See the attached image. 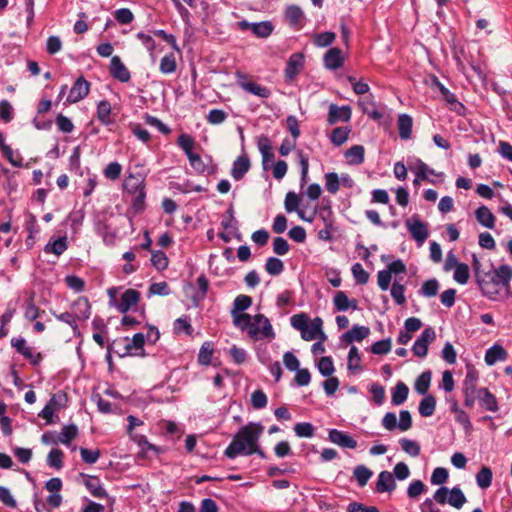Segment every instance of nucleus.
<instances>
[{"label":"nucleus","mask_w":512,"mask_h":512,"mask_svg":"<svg viewBox=\"0 0 512 512\" xmlns=\"http://www.w3.org/2000/svg\"><path fill=\"white\" fill-rule=\"evenodd\" d=\"M511 279L512 267L504 264L497 269L487 271L482 278L478 276L477 285L483 296L492 301H498L511 294Z\"/></svg>","instance_id":"obj_1"},{"label":"nucleus","mask_w":512,"mask_h":512,"mask_svg":"<svg viewBox=\"0 0 512 512\" xmlns=\"http://www.w3.org/2000/svg\"><path fill=\"white\" fill-rule=\"evenodd\" d=\"M399 136L403 140H408L412 135L413 119L408 114H400L397 119Z\"/></svg>","instance_id":"obj_25"},{"label":"nucleus","mask_w":512,"mask_h":512,"mask_svg":"<svg viewBox=\"0 0 512 512\" xmlns=\"http://www.w3.org/2000/svg\"><path fill=\"white\" fill-rule=\"evenodd\" d=\"M252 305V299L247 295H238L233 302V309L231 311L232 317L235 315L245 314L244 311L247 310Z\"/></svg>","instance_id":"obj_34"},{"label":"nucleus","mask_w":512,"mask_h":512,"mask_svg":"<svg viewBox=\"0 0 512 512\" xmlns=\"http://www.w3.org/2000/svg\"><path fill=\"white\" fill-rule=\"evenodd\" d=\"M145 343V336L143 333H136L133 335L132 340L130 342H127L124 347V353L119 354L120 356L125 355H135L136 353L133 352V350L142 349L143 345Z\"/></svg>","instance_id":"obj_35"},{"label":"nucleus","mask_w":512,"mask_h":512,"mask_svg":"<svg viewBox=\"0 0 512 512\" xmlns=\"http://www.w3.org/2000/svg\"><path fill=\"white\" fill-rule=\"evenodd\" d=\"M286 21L295 28L302 27L301 21L304 19V13L298 5H290L285 11Z\"/></svg>","instance_id":"obj_27"},{"label":"nucleus","mask_w":512,"mask_h":512,"mask_svg":"<svg viewBox=\"0 0 512 512\" xmlns=\"http://www.w3.org/2000/svg\"><path fill=\"white\" fill-rule=\"evenodd\" d=\"M507 353L500 345H493L485 353V362L487 365H494L497 361L505 360Z\"/></svg>","instance_id":"obj_29"},{"label":"nucleus","mask_w":512,"mask_h":512,"mask_svg":"<svg viewBox=\"0 0 512 512\" xmlns=\"http://www.w3.org/2000/svg\"><path fill=\"white\" fill-rule=\"evenodd\" d=\"M405 224L413 239H415L418 243L422 244L427 239V225L420 221L417 215H414L410 219L406 220Z\"/></svg>","instance_id":"obj_7"},{"label":"nucleus","mask_w":512,"mask_h":512,"mask_svg":"<svg viewBox=\"0 0 512 512\" xmlns=\"http://www.w3.org/2000/svg\"><path fill=\"white\" fill-rule=\"evenodd\" d=\"M304 67V55L302 53H293L285 67V78L287 81H293Z\"/></svg>","instance_id":"obj_10"},{"label":"nucleus","mask_w":512,"mask_h":512,"mask_svg":"<svg viewBox=\"0 0 512 512\" xmlns=\"http://www.w3.org/2000/svg\"><path fill=\"white\" fill-rule=\"evenodd\" d=\"M396 488L395 479L389 471H381L376 482V491L378 493L392 492Z\"/></svg>","instance_id":"obj_22"},{"label":"nucleus","mask_w":512,"mask_h":512,"mask_svg":"<svg viewBox=\"0 0 512 512\" xmlns=\"http://www.w3.org/2000/svg\"><path fill=\"white\" fill-rule=\"evenodd\" d=\"M391 347H392L391 339L387 338V339H383V340L375 342L372 345L371 351L373 354H376V355H385L391 351Z\"/></svg>","instance_id":"obj_58"},{"label":"nucleus","mask_w":512,"mask_h":512,"mask_svg":"<svg viewBox=\"0 0 512 512\" xmlns=\"http://www.w3.org/2000/svg\"><path fill=\"white\" fill-rule=\"evenodd\" d=\"M325 188L331 194H336L340 189V177L335 172L326 173L324 176Z\"/></svg>","instance_id":"obj_47"},{"label":"nucleus","mask_w":512,"mask_h":512,"mask_svg":"<svg viewBox=\"0 0 512 512\" xmlns=\"http://www.w3.org/2000/svg\"><path fill=\"white\" fill-rule=\"evenodd\" d=\"M178 146L185 152L186 156L193 154V147L195 145L194 139L188 134H181L177 140Z\"/></svg>","instance_id":"obj_52"},{"label":"nucleus","mask_w":512,"mask_h":512,"mask_svg":"<svg viewBox=\"0 0 512 512\" xmlns=\"http://www.w3.org/2000/svg\"><path fill=\"white\" fill-rule=\"evenodd\" d=\"M349 133L348 127H337L331 133V142L336 146H341L347 141Z\"/></svg>","instance_id":"obj_46"},{"label":"nucleus","mask_w":512,"mask_h":512,"mask_svg":"<svg viewBox=\"0 0 512 512\" xmlns=\"http://www.w3.org/2000/svg\"><path fill=\"white\" fill-rule=\"evenodd\" d=\"M370 334L369 327L354 325L349 331L345 332L342 339L345 343L351 344L354 341L360 342Z\"/></svg>","instance_id":"obj_23"},{"label":"nucleus","mask_w":512,"mask_h":512,"mask_svg":"<svg viewBox=\"0 0 512 512\" xmlns=\"http://www.w3.org/2000/svg\"><path fill=\"white\" fill-rule=\"evenodd\" d=\"M448 470L443 467H437L432 472L430 481L433 485H442L444 484L448 479Z\"/></svg>","instance_id":"obj_61"},{"label":"nucleus","mask_w":512,"mask_h":512,"mask_svg":"<svg viewBox=\"0 0 512 512\" xmlns=\"http://www.w3.org/2000/svg\"><path fill=\"white\" fill-rule=\"evenodd\" d=\"M68 248L67 237H59L52 242H48L44 247L45 253H52L56 256L63 254Z\"/></svg>","instance_id":"obj_31"},{"label":"nucleus","mask_w":512,"mask_h":512,"mask_svg":"<svg viewBox=\"0 0 512 512\" xmlns=\"http://www.w3.org/2000/svg\"><path fill=\"white\" fill-rule=\"evenodd\" d=\"M234 325L254 341L272 340L275 338V332L270 320L263 314H256L253 317L250 314L235 315Z\"/></svg>","instance_id":"obj_3"},{"label":"nucleus","mask_w":512,"mask_h":512,"mask_svg":"<svg viewBox=\"0 0 512 512\" xmlns=\"http://www.w3.org/2000/svg\"><path fill=\"white\" fill-rule=\"evenodd\" d=\"M122 171V166L118 162H111L104 170V176L109 180H117Z\"/></svg>","instance_id":"obj_64"},{"label":"nucleus","mask_w":512,"mask_h":512,"mask_svg":"<svg viewBox=\"0 0 512 512\" xmlns=\"http://www.w3.org/2000/svg\"><path fill=\"white\" fill-rule=\"evenodd\" d=\"M390 292H391V296L394 299L396 304H398V305L405 304V302H406L405 287L403 284L400 283V280H398L397 278L393 282Z\"/></svg>","instance_id":"obj_43"},{"label":"nucleus","mask_w":512,"mask_h":512,"mask_svg":"<svg viewBox=\"0 0 512 512\" xmlns=\"http://www.w3.org/2000/svg\"><path fill=\"white\" fill-rule=\"evenodd\" d=\"M476 401H478L479 405L487 411L496 412L499 409L495 395L487 388H483V390L480 391V396Z\"/></svg>","instance_id":"obj_26"},{"label":"nucleus","mask_w":512,"mask_h":512,"mask_svg":"<svg viewBox=\"0 0 512 512\" xmlns=\"http://www.w3.org/2000/svg\"><path fill=\"white\" fill-rule=\"evenodd\" d=\"M72 313L76 320H87L91 315V305L87 298L80 297L72 304Z\"/></svg>","instance_id":"obj_21"},{"label":"nucleus","mask_w":512,"mask_h":512,"mask_svg":"<svg viewBox=\"0 0 512 512\" xmlns=\"http://www.w3.org/2000/svg\"><path fill=\"white\" fill-rule=\"evenodd\" d=\"M354 477L356 478L358 485L363 487L367 484L372 476V471L364 465H358L354 469Z\"/></svg>","instance_id":"obj_48"},{"label":"nucleus","mask_w":512,"mask_h":512,"mask_svg":"<svg viewBox=\"0 0 512 512\" xmlns=\"http://www.w3.org/2000/svg\"><path fill=\"white\" fill-rule=\"evenodd\" d=\"M408 394V386L404 382H398L392 390V404L396 406L403 404L407 400Z\"/></svg>","instance_id":"obj_30"},{"label":"nucleus","mask_w":512,"mask_h":512,"mask_svg":"<svg viewBox=\"0 0 512 512\" xmlns=\"http://www.w3.org/2000/svg\"><path fill=\"white\" fill-rule=\"evenodd\" d=\"M257 147L262 155L263 168H268V163L274 160V153L272 151V145L269 138L266 135H261L257 140Z\"/></svg>","instance_id":"obj_17"},{"label":"nucleus","mask_w":512,"mask_h":512,"mask_svg":"<svg viewBox=\"0 0 512 512\" xmlns=\"http://www.w3.org/2000/svg\"><path fill=\"white\" fill-rule=\"evenodd\" d=\"M214 353L213 344L210 341H206L202 344L198 353V362L201 365L207 366L211 364L212 356Z\"/></svg>","instance_id":"obj_39"},{"label":"nucleus","mask_w":512,"mask_h":512,"mask_svg":"<svg viewBox=\"0 0 512 512\" xmlns=\"http://www.w3.org/2000/svg\"><path fill=\"white\" fill-rule=\"evenodd\" d=\"M493 479L492 470L483 466L476 474V483L481 489H487L491 486Z\"/></svg>","instance_id":"obj_37"},{"label":"nucleus","mask_w":512,"mask_h":512,"mask_svg":"<svg viewBox=\"0 0 512 512\" xmlns=\"http://www.w3.org/2000/svg\"><path fill=\"white\" fill-rule=\"evenodd\" d=\"M439 290V283L436 279H430L423 283L421 288L422 295L426 297H434Z\"/></svg>","instance_id":"obj_59"},{"label":"nucleus","mask_w":512,"mask_h":512,"mask_svg":"<svg viewBox=\"0 0 512 512\" xmlns=\"http://www.w3.org/2000/svg\"><path fill=\"white\" fill-rule=\"evenodd\" d=\"M436 408V399L433 395L428 394L419 403V413L422 417H430L434 414Z\"/></svg>","instance_id":"obj_32"},{"label":"nucleus","mask_w":512,"mask_h":512,"mask_svg":"<svg viewBox=\"0 0 512 512\" xmlns=\"http://www.w3.org/2000/svg\"><path fill=\"white\" fill-rule=\"evenodd\" d=\"M89 91L90 83L83 76H80L79 78H77L74 85L70 89L66 101L69 104L77 103L80 100L84 99L89 94Z\"/></svg>","instance_id":"obj_9"},{"label":"nucleus","mask_w":512,"mask_h":512,"mask_svg":"<svg viewBox=\"0 0 512 512\" xmlns=\"http://www.w3.org/2000/svg\"><path fill=\"white\" fill-rule=\"evenodd\" d=\"M479 374L475 369H469L465 375L463 381V393H464V405L467 408H472L475 405L476 400L480 396V391L484 387L479 388L477 386Z\"/></svg>","instance_id":"obj_4"},{"label":"nucleus","mask_w":512,"mask_h":512,"mask_svg":"<svg viewBox=\"0 0 512 512\" xmlns=\"http://www.w3.org/2000/svg\"><path fill=\"white\" fill-rule=\"evenodd\" d=\"M323 60L327 69L336 70L340 68L344 63L342 50L337 47L330 48L324 55Z\"/></svg>","instance_id":"obj_18"},{"label":"nucleus","mask_w":512,"mask_h":512,"mask_svg":"<svg viewBox=\"0 0 512 512\" xmlns=\"http://www.w3.org/2000/svg\"><path fill=\"white\" fill-rule=\"evenodd\" d=\"M322 319L319 317L314 318L310 324L306 326V328L301 332V337L306 341H311L316 337H319L320 340L325 341L326 335L322 330Z\"/></svg>","instance_id":"obj_15"},{"label":"nucleus","mask_w":512,"mask_h":512,"mask_svg":"<svg viewBox=\"0 0 512 512\" xmlns=\"http://www.w3.org/2000/svg\"><path fill=\"white\" fill-rule=\"evenodd\" d=\"M125 187L129 190H133L136 193L132 206L133 208L139 212L144 208V199H145V191L141 182L136 179L134 176H130L129 179L125 181Z\"/></svg>","instance_id":"obj_8"},{"label":"nucleus","mask_w":512,"mask_h":512,"mask_svg":"<svg viewBox=\"0 0 512 512\" xmlns=\"http://www.w3.org/2000/svg\"><path fill=\"white\" fill-rule=\"evenodd\" d=\"M365 149L362 145H354L345 152L349 164L359 165L364 162Z\"/></svg>","instance_id":"obj_33"},{"label":"nucleus","mask_w":512,"mask_h":512,"mask_svg":"<svg viewBox=\"0 0 512 512\" xmlns=\"http://www.w3.org/2000/svg\"><path fill=\"white\" fill-rule=\"evenodd\" d=\"M351 115L352 111L350 106L344 105L339 107L336 104H331L329 106L327 121L330 125H333L339 121L348 122L351 119Z\"/></svg>","instance_id":"obj_13"},{"label":"nucleus","mask_w":512,"mask_h":512,"mask_svg":"<svg viewBox=\"0 0 512 512\" xmlns=\"http://www.w3.org/2000/svg\"><path fill=\"white\" fill-rule=\"evenodd\" d=\"M241 30H251V32L258 38H267L273 32L274 26L270 21L262 22H248L242 20L238 23Z\"/></svg>","instance_id":"obj_5"},{"label":"nucleus","mask_w":512,"mask_h":512,"mask_svg":"<svg viewBox=\"0 0 512 512\" xmlns=\"http://www.w3.org/2000/svg\"><path fill=\"white\" fill-rule=\"evenodd\" d=\"M227 118V113L221 109H212L209 111L206 119L212 125H219Z\"/></svg>","instance_id":"obj_62"},{"label":"nucleus","mask_w":512,"mask_h":512,"mask_svg":"<svg viewBox=\"0 0 512 512\" xmlns=\"http://www.w3.org/2000/svg\"><path fill=\"white\" fill-rule=\"evenodd\" d=\"M82 476L85 478L84 483H85L86 488L89 490V492L91 493V495L93 497H96V498L107 497V492L103 488L98 477L85 475V474H82Z\"/></svg>","instance_id":"obj_24"},{"label":"nucleus","mask_w":512,"mask_h":512,"mask_svg":"<svg viewBox=\"0 0 512 512\" xmlns=\"http://www.w3.org/2000/svg\"><path fill=\"white\" fill-rule=\"evenodd\" d=\"M352 274L357 284L364 285L369 280V273L362 267L360 263L352 266Z\"/></svg>","instance_id":"obj_56"},{"label":"nucleus","mask_w":512,"mask_h":512,"mask_svg":"<svg viewBox=\"0 0 512 512\" xmlns=\"http://www.w3.org/2000/svg\"><path fill=\"white\" fill-rule=\"evenodd\" d=\"M426 489L425 484L421 480L412 481L407 488V495L411 499L420 496Z\"/></svg>","instance_id":"obj_60"},{"label":"nucleus","mask_w":512,"mask_h":512,"mask_svg":"<svg viewBox=\"0 0 512 512\" xmlns=\"http://www.w3.org/2000/svg\"><path fill=\"white\" fill-rule=\"evenodd\" d=\"M469 267L465 263H456L454 280L459 284H466L469 280Z\"/></svg>","instance_id":"obj_49"},{"label":"nucleus","mask_w":512,"mask_h":512,"mask_svg":"<svg viewBox=\"0 0 512 512\" xmlns=\"http://www.w3.org/2000/svg\"><path fill=\"white\" fill-rule=\"evenodd\" d=\"M238 84L243 90L257 97L268 98L271 95V91L267 87L248 81L243 75L239 76Z\"/></svg>","instance_id":"obj_16"},{"label":"nucleus","mask_w":512,"mask_h":512,"mask_svg":"<svg viewBox=\"0 0 512 512\" xmlns=\"http://www.w3.org/2000/svg\"><path fill=\"white\" fill-rule=\"evenodd\" d=\"M109 72L115 79L122 83H126L131 79L130 71L119 56H113L111 58Z\"/></svg>","instance_id":"obj_12"},{"label":"nucleus","mask_w":512,"mask_h":512,"mask_svg":"<svg viewBox=\"0 0 512 512\" xmlns=\"http://www.w3.org/2000/svg\"><path fill=\"white\" fill-rule=\"evenodd\" d=\"M361 357L359 350L357 347L352 346L350 348L349 354H348V369L350 371H359L361 370L360 366Z\"/></svg>","instance_id":"obj_55"},{"label":"nucleus","mask_w":512,"mask_h":512,"mask_svg":"<svg viewBox=\"0 0 512 512\" xmlns=\"http://www.w3.org/2000/svg\"><path fill=\"white\" fill-rule=\"evenodd\" d=\"M177 69L176 58L173 53L166 54L160 60L159 70L163 74H172Z\"/></svg>","instance_id":"obj_40"},{"label":"nucleus","mask_w":512,"mask_h":512,"mask_svg":"<svg viewBox=\"0 0 512 512\" xmlns=\"http://www.w3.org/2000/svg\"><path fill=\"white\" fill-rule=\"evenodd\" d=\"M63 452L58 449H52L47 456V463L50 467H53L55 469H61L63 466Z\"/></svg>","instance_id":"obj_50"},{"label":"nucleus","mask_w":512,"mask_h":512,"mask_svg":"<svg viewBox=\"0 0 512 512\" xmlns=\"http://www.w3.org/2000/svg\"><path fill=\"white\" fill-rule=\"evenodd\" d=\"M152 265L159 271L168 267V258L163 251H155L151 255Z\"/></svg>","instance_id":"obj_57"},{"label":"nucleus","mask_w":512,"mask_h":512,"mask_svg":"<svg viewBox=\"0 0 512 512\" xmlns=\"http://www.w3.org/2000/svg\"><path fill=\"white\" fill-rule=\"evenodd\" d=\"M114 18L120 24H130L134 20V15L130 9L120 8L114 12Z\"/></svg>","instance_id":"obj_63"},{"label":"nucleus","mask_w":512,"mask_h":512,"mask_svg":"<svg viewBox=\"0 0 512 512\" xmlns=\"http://www.w3.org/2000/svg\"><path fill=\"white\" fill-rule=\"evenodd\" d=\"M402 450L412 457H417L420 454V445L413 440L402 438L399 441Z\"/></svg>","instance_id":"obj_51"},{"label":"nucleus","mask_w":512,"mask_h":512,"mask_svg":"<svg viewBox=\"0 0 512 512\" xmlns=\"http://www.w3.org/2000/svg\"><path fill=\"white\" fill-rule=\"evenodd\" d=\"M140 299V293L134 289H127L121 296L117 310L121 313H126L133 306H135Z\"/></svg>","instance_id":"obj_20"},{"label":"nucleus","mask_w":512,"mask_h":512,"mask_svg":"<svg viewBox=\"0 0 512 512\" xmlns=\"http://www.w3.org/2000/svg\"><path fill=\"white\" fill-rule=\"evenodd\" d=\"M251 167L250 160L247 155L242 154L236 158L232 164L231 176L234 180H241Z\"/></svg>","instance_id":"obj_19"},{"label":"nucleus","mask_w":512,"mask_h":512,"mask_svg":"<svg viewBox=\"0 0 512 512\" xmlns=\"http://www.w3.org/2000/svg\"><path fill=\"white\" fill-rule=\"evenodd\" d=\"M300 197L293 191H290L285 196L284 207L288 213L297 212L300 219L306 222H312L314 220L315 212L307 217L303 209H299Z\"/></svg>","instance_id":"obj_11"},{"label":"nucleus","mask_w":512,"mask_h":512,"mask_svg":"<svg viewBox=\"0 0 512 512\" xmlns=\"http://www.w3.org/2000/svg\"><path fill=\"white\" fill-rule=\"evenodd\" d=\"M78 428L74 424L66 425L62 428L61 433L58 437V441L61 444L69 445L71 441L77 436Z\"/></svg>","instance_id":"obj_42"},{"label":"nucleus","mask_w":512,"mask_h":512,"mask_svg":"<svg viewBox=\"0 0 512 512\" xmlns=\"http://www.w3.org/2000/svg\"><path fill=\"white\" fill-rule=\"evenodd\" d=\"M315 428L309 422H300L294 426V432L298 437L311 438L314 435Z\"/></svg>","instance_id":"obj_53"},{"label":"nucleus","mask_w":512,"mask_h":512,"mask_svg":"<svg viewBox=\"0 0 512 512\" xmlns=\"http://www.w3.org/2000/svg\"><path fill=\"white\" fill-rule=\"evenodd\" d=\"M431 377L432 373L429 370L424 371L418 376L414 386L417 393L420 395H427L431 383Z\"/></svg>","instance_id":"obj_36"},{"label":"nucleus","mask_w":512,"mask_h":512,"mask_svg":"<svg viewBox=\"0 0 512 512\" xmlns=\"http://www.w3.org/2000/svg\"><path fill=\"white\" fill-rule=\"evenodd\" d=\"M317 367L319 372L325 377L331 376L335 370L332 358L328 356L320 358Z\"/></svg>","instance_id":"obj_54"},{"label":"nucleus","mask_w":512,"mask_h":512,"mask_svg":"<svg viewBox=\"0 0 512 512\" xmlns=\"http://www.w3.org/2000/svg\"><path fill=\"white\" fill-rule=\"evenodd\" d=\"M174 332L176 334H180L184 332L187 335H192L193 333V327L190 322L189 316H183L174 321Z\"/></svg>","instance_id":"obj_44"},{"label":"nucleus","mask_w":512,"mask_h":512,"mask_svg":"<svg viewBox=\"0 0 512 512\" xmlns=\"http://www.w3.org/2000/svg\"><path fill=\"white\" fill-rule=\"evenodd\" d=\"M477 221L484 227L493 229L495 226V216L490 209L484 205L475 211Z\"/></svg>","instance_id":"obj_28"},{"label":"nucleus","mask_w":512,"mask_h":512,"mask_svg":"<svg viewBox=\"0 0 512 512\" xmlns=\"http://www.w3.org/2000/svg\"><path fill=\"white\" fill-rule=\"evenodd\" d=\"M110 114H111L110 103L106 100L100 101L97 105L98 120L104 125H109L111 123Z\"/></svg>","instance_id":"obj_41"},{"label":"nucleus","mask_w":512,"mask_h":512,"mask_svg":"<svg viewBox=\"0 0 512 512\" xmlns=\"http://www.w3.org/2000/svg\"><path fill=\"white\" fill-rule=\"evenodd\" d=\"M11 345L19 354L29 360L32 365H38L40 363L42 359L41 354L35 353L33 348L27 345V341L24 338H13Z\"/></svg>","instance_id":"obj_6"},{"label":"nucleus","mask_w":512,"mask_h":512,"mask_svg":"<svg viewBox=\"0 0 512 512\" xmlns=\"http://www.w3.org/2000/svg\"><path fill=\"white\" fill-rule=\"evenodd\" d=\"M328 439L342 448L355 449L357 447V441L353 437L337 429L329 430Z\"/></svg>","instance_id":"obj_14"},{"label":"nucleus","mask_w":512,"mask_h":512,"mask_svg":"<svg viewBox=\"0 0 512 512\" xmlns=\"http://www.w3.org/2000/svg\"><path fill=\"white\" fill-rule=\"evenodd\" d=\"M265 270L272 276L280 275L284 270L282 260L276 257H269L265 263Z\"/></svg>","instance_id":"obj_45"},{"label":"nucleus","mask_w":512,"mask_h":512,"mask_svg":"<svg viewBox=\"0 0 512 512\" xmlns=\"http://www.w3.org/2000/svg\"><path fill=\"white\" fill-rule=\"evenodd\" d=\"M448 503L456 509H460L467 502V499L459 487L449 490Z\"/></svg>","instance_id":"obj_38"},{"label":"nucleus","mask_w":512,"mask_h":512,"mask_svg":"<svg viewBox=\"0 0 512 512\" xmlns=\"http://www.w3.org/2000/svg\"><path fill=\"white\" fill-rule=\"evenodd\" d=\"M263 431L264 427L260 423L250 422L243 426L225 449V456L234 459L239 455H246L259 442Z\"/></svg>","instance_id":"obj_2"}]
</instances>
